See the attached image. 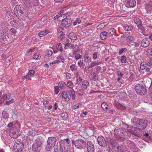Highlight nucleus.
<instances>
[{"instance_id":"obj_31","label":"nucleus","mask_w":152,"mask_h":152,"mask_svg":"<svg viewBox=\"0 0 152 152\" xmlns=\"http://www.w3.org/2000/svg\"><path fill=\"white\" fill-rule=\"evenodd\" d=\"M96 73L98 74L99 72L102 73L104 72V69H102L100 66H97L95 67Z\"/></svg>"},{"instance_id":"obj_16","label":"nucleus","mask_w":152,"mask_h":152,"mask_svg":"<svg viewBox=\"0 0 152 152\" xmlns=\"http://www.w3.org/2000/svg\"><path fill=\"white\" fill-rule=\"evenodd\" d=\"M114 106L118 109L124 110L125 108L122 104L118 103H115L114 104Z\"/></svg>"},{"instance_id":"obj_42","label":"nucleus","mask_w":152,"mask_h":152,"mask_svg":"<svg viewBox=\"0 0 152 152\" xmlns=\"http://www.w3.org/2000/svg\"><path fill=\"white\" fill-rule=\"evenodd\" d=\"M65 14L62 15H61L60 16H59L58 17V20L59 21H61L62 22V20L64 18H65Z\"/></svg>"},{"instance_id":"obj_14","label":"nucleus","mask_w":152,"mask_h":152,"mask_svg":"<svg viewBox=\"0 0 152 152\" xmlns=\"http://www.w3.org/2000/svg\"><path fill=\"white\" fill-rule=\"evenodd\" d=\"M150 43L149 42V39L145 38L143 39L141 42V46L144 48L148 46Z\"/></svg>"},{"instance_id":"obj_5","label":"nucleus","mask_w":152,"mask_h":152,"mask_svg":"<svg viewBox=\"0 0 152 152\" xmlns=\"http://www.w3.org/2000/svg\"><path fill=\"white\" fill-rule=\"evenodd\" d=\"M134 89L136 92L141 95H144L147 92L145 88L142 85L136 84L135 86Z\"/></svg>"},{"instance_id":"obj_20","label":"nucleus","mask_w":152,"mask_h":152,"mask_svg":"<svg viewBox=\"0 0 152 152\" xmlns=\"http://www.w3.org/2000/svg\"><path fill=\"white\" fill-rule=\"evenodd\" d=\"M69 91L70 92L71 97H72V100H74L76 96L75 91L72 88L70 89Z\"/></svg>"},{"instance_id":"obj_61","label":"nucleus","mask_w":152,"mask_h":152,"mask_svg":"<svg viewBox=\"0 0 152 152\" xmlns=\"http://www.w3.org/2000/svg\"><path fill=\"white\" fill-rule=\"evenodd\" d=\"M104 24V23H102L98 25V28H99V29H101L102 28V27H101V26L103 27V28L104 27V26H103Z\"/></svg>"},{"instance_id":"obj_43","label":"nucleus","mask_w":152,"mask_h":152,"mask_svg":"<svg viewBox=\"0 0 152 152\" xmlns=\"http://www.w3.org/2000/svg\"><path fill=\"white\" fill-rule=\"evenodd\" d=\"M70 68L72 71H76L77 70V66L75 64H72L70 66Z\"/></svg>"},{"instance_id":"obj_15","label":"nucleus","mask_w":152,"mask_h":152,"mask_svg":"<svg viewBox=\"0 0 152 152\" xmlns=\"http://www.w3.org/2000/svg\"><path fill=\"white\" fill-rule=\"evenodd\" d=\"M47 142L48 143H50L53 146H54L56 143V138L53 137H49Z\"/></svg>"},{"instance_id":"obj_34","label":"nucleus","mask_w":152,"mask_h":152,"mask_svg":"<svg viewBox=\"0 0 152 152\" xmlns=\"http://www.w3.org/2000/svg\"><path fill=\"white\" fill-rule=\"evenodd\" d=\"M147 54L150 58H152V49L147 50Z\"/></svg>"},{"instance_id":"obj_53","label":"nucleus","mask_w":152,"mask_h":152,"mask_svg":"<svg viewBox=\"0 0 152 152\" xmlns=\"http://www.w3.org/2000/svg\"><path fill=\"white\" fill-rule=\"evenodd\" d=\"M10 31L13 34H16L17 32V31L13 28L11 29Z\"/></svg>"},{"instance_id":"obj_11","label":"nucleus","mask_w":152,"mask_h":152,"mask_svg":"<svg viewBox=\"0 0 152 152\" xmlns=\"http://www.w3.org/2000/svg\"><path fill=\"white\" fill-rule=\"evenodd\" d=\"M86 148L88 152H94V147L93 143L91 141H88L86 143Z\"/></svg>"},{"instance_id":"obj_63","label":"nucleus","mask_w":152,"mask_h":152,"mask_svg":"<svg viewBox=\"0 0 152 152\" xmlns=\"http://www.w3.org/2000/svg\"><path fill=\"white\" fill-rule=\"evenodd\" d=\"M13 115H12V117L13 118H16L17 115L15 114V111L14 110L12 111Z\"/></svg>"},{"instance_id":"obj_7","label":"nucleus","mask_w":152,"mask_h":152,"mask_svg":"<svg viewBox=\"0 0 152 152\" xmlns=\"http://www.w3.org/2000/svg\"><path fill=\"white\" fill-rule=\"evenodd\" d=\"M98 144L101 146L105 147L107 146V141L102 136H99L97 139Z\"/></svg>"},{"instance_id":"obj_45","label":"nucleus","mask_w":152,"mask_h":152,"mask_svg":"<svg viewBox=\"0 0 152 152\" xmlns=\"http://www.w3.org/2000/svg\"><path fill=\"white\" fill-rule=\"evenodd\" d=\"M53 53L52 51L51 50H49L47 52L46 55L45 56V58L47 57H50L51 56Z\"/></svg>"},{"instance_id":"obj_37","label":"nucleus","mask_w":152,"mask_h":152,"mask_svg":"<svg viewBox=\"0 0 152 152\" xmlns=\"http://www.w3.org/2000/svg\"><path fill=\"white\" fill-rule=\"evenodd\" d=\"M127 50V49L126 48H122L119 50L118 53L119 55H121L123 53L126 52Z\"/></svg>"},{"instance_id":"obj_30","label":"nucleus","mask_w":152,"mask_h":152,"mask_svg":"<svg viewBox=\"0 0 152 152\" xmlns=\"http://www.w3.org/2000/svg\"><path fill=\"white\" fill-rule=\"evenodd\" d=\"M134 23L136 25L140 24L141 22L140 20L137 17H134Z\"/></svg>"},{"instance_id":"obj_4","label":"nucleus","mask_w":152,"mask_h":152,"mask_svg":"<svg viewBox=\"0 0 152 152\" xmlns=\"http://www.w3.org/2000/svg\"><path fill=\"white\" fill-rule=\"evenodd\" d=\"M24 8L21 7L20 5H17L16 6L14 10V12L16 16L19 19H21L23 11H24Z\"/></svg>"},{"instance_id":"obj_60","label":"nucleus","mask_w":152,"mask_h":152,"mask_svg":"<svg viewBox=\"0 0 152 152\" xmlns=\"http://www.w3.org/2000/svg\"><path fill=\"white\" fill-rule=\"evenodd\" d=\"M137 25L138 28L139 29H142L143 27L142 24H141V23L139 24H137Z\"/></svg>"},{"instance_id":"obj_57","label":"nucleus","mask_w":152,"mask_h":152,"mask_svg":"<svg viewBox=\"0 0 152 152\" xmlns=\"http://www.w3.org/2000/svg\"><path fill=\"white\" fill-rule=\"evenodd\" d=\"M93 80H96L97 79V75L95 72H94L93 74Z\"/></svg>"},{"instance_id":"obj_10","label":"nucleus","mask_w":152,"mask_h":152,"mask_svg":"<svg viewBox=\"0 0 152 152\" xmlns=\"http://www.w3.org/2000/svg\"><path fill=\"white\" fill-rule=\"evenodd\" d=\"M62 98L65 101H69L71 98L70 92L68 91H63L62 93Z\"/></svg>"},{"instance_id":"obj_18","label":"nucleus","mask_w":152,"mask_h":152,"mask_svg":"<svg viewBox=\"0 0 152 152\" xmlns=\"http://www.w3.org/2000/svg\"><path fill=\"white\" fill-rule=\"evenodd\" d=\"M89 84V82L88 81L86 80H84L82 83L81 86L82 88L83 89H86L87 86H88Z\"/></svg>"},{"instance_id":"obj_25","label":"nucleus","mask_w":152,"mask_h":152,"mask_svg":"<svg viewBox=\"0 0 152 152\" xmlns=\"http://www.w3.org/2000/svg\"><path fill=\"white\" fill-rule=\"evenodd\" d=\"M2 115L4 119H7L9 118V114L6 111H3Z\"/></svg>"},{"instance_id":"obj_35","label":"nucleus","mask_w":152,"mask_h":152,"mask_svg":"<svg viewBox=\"0 0 152 152\" xmlns=\"http://www.w3.org/2000/svg\"><path fill=\"white\" fill-rule=\"evenodd\" d=\"M84 61L87 63H89L91 62V58L88 57L84 56Z\"/></svg>"},{"instance_id":"obj_64","label":"nucleus","mask_w":152,"mask_h":152,"mask_svg":"<svg viewBox=\"0 0 152 152\" xmlns=\"http://www.w3.org/2000/svg\"><path fill=\"white\" fill-rule=\"evenodd\" d=\"M63 29V28H61V27H59L57 29V31L58 32H61V31Z\"/></svg>"},{"instance_id":"obj_47","label":"nucleus","mask_w":152,"mask_h":152,"mask_svg":"<svg viewBox=\"0 0 152 152\" xmlns=\"http://www.w3.org/2000/svg\"><path fill=\"white\" fill-rule=\"evenodd\" d=\"M73 85V83L71 81H68V82L66 86L67 87H69L70 88H71L72 87Z\"/></svg>"},{"instance_id":"obj_3","label":"nucleus","mask_w":152,"mask_h":152,"mask_svg":"<svg viewBox=\"0 0 152 152\" xmlns=\"http://www.w3.org/2000/svg\"><path fill=\"white\" fill-rule=\"evenodd\" d=\"M42 142L39 138L35 140L32 146V150L34 152H40L42 149Z\"/></svg>"},{"instance_id":"obj_58","label":"nucleus","mask_w":152,"mask_h":152,"mask_svg":"<svg viewBox=\"0 0 152 152\" xmlns=\"http://www.w3.org/2000/svg\"><path fill=\"white\" fill-rule=\"evenodd\" d=\"M29 74H28V73L26 75L23 77V79L24 80L25 79L28 78L29 77Z\"/></svg>"},{"instance_id":"obj_55","label":"nucleus","mask_w":152,"mask_h":152,"mask_svg":"<svg viewBox=\"0 0 152 152\" xmlns=\"http://www.w3.org/2000/svg\"><path fill=\"white\" fill-rule=\"evenodd\" d=\"M14 122H12L10 123L7 125V127L9 128L11 127L12 126H13L14 125V124L13 123Z\"/></svg>"},{"instance_id":"obj_2","label":"nucleus","mask_w":152,"mask_h":152,"mask_svg":"<svg viewBox=\"0 0 152 152\" xmlns=\"http://www.w3.org/2000/svg\"><path fill=\"white\" fill-rule=\"evenodd\" d=\"M72 146L75 145L76 148L80 149H84L86 147V142L81 139L72 140Z\"/></svg>"},{"instance_id":"obj_48","label":"nucleus","mask_w":152,"mask_h":152,"mask_svg":"<svg viewBox=\"0 0 152 152\" xmlns=\"http://www.w3.org/2000/svg\"><path fill=\"white\" fill-rule=\"evenodd\" d=\"M54 90L56 94H58L59 92V89L57 86L54 87Z\"/></svg>"},{"instance_id":"obj_17","label":"nucleus","mask_w":152,"mask_h":152,"mask_svg":"<svg viewBox=\"0 0 152 152\" xmlns=\"http://www.w3.org/2000/svg\"><path fill=\"white\" fill-rule=\"evenodd\" d=\"M107 32L106 31L102 32L100 34V36L102 40H104L106 39L107 37Z\"/></svg>"},{"instance_id":"obj_8","label":"nucleus","mask_w":152,"mask_h":152,"mask_svg":"<svg viewBox=\"0 0 152 152\" xmlns=\"http://www.w3.org/2000/svg\"><path fill=\"white\" fill-rule=\"evenodd\" d=\"M151 65V64H149L148 63L142 62L140 64V68L142 70L145 69V71L146 72H149L152 67Z\"/></svg>"},{"instance_id":"obj_23","label":"nucleus","mask_w":152,"mask_h":152,"mask_svg":"<svg viewBox=\"0 0 152 152\" xmlns=\"http://www.w3.org/2000/svg\"><path fill=\"white\" fill-rule=\"evenodd\" d=\"M64 49H67L68 48H74V45L69 43H67L64 45Z\"/></svg>"},{"instance_id":"obj_46","label":"nucleus","mask_w":152,"mask_h":152,"mask_svg":"<svg viewBox=\"0 0 152 152\" xmlns=\"http://www.w3.org/2000/svg\"><path fill=\"white\" fill-rule=\"evenodd\" d=\"M11 136L12 137H15L18 135V133H16L15 132L13 131L12 133L10 134Z\"/></svg>"},{"instance_id":"obj_22","label":"nucleus","mask_w":152,"mask_h":152,"mask_svg":"<svg viewBox=\"0 0 152 152\" xmlns=\"http://www.w3.org/2000/svg\"><path fill=\"white\" fill-rule=\"evenodd\" d=\"M49 33L48 31V30L40 32L38 34V35L39 37H42L46 35Z\"/></svg>"},{"instance_id":"obj_12","label":"nucleus","mask_w":152,"mask_h":152,"mask_svg":"<svg viewBox=\"0 0 152 152\" xmlns=\"http://www.w3.org/2000/svg\"><path fill=\"white\" fill-rule=\"evenodd\" d=\"M125 3L126 7H133L136 4L135 0H125Z\"/></svg>"},{"instance_id":"obj_28","label":"nucleus","mask_w":152,"mask_h":152,"mask_svg":"<svg viewBox=\"0 0 152 152\" xmlns=\"http://www.w3.org/2000/svg\"><path fill=\"white\" fill-rule=\"evenodd\" d=\"M115 29L114 28L110 29L109 31L107 33V35L110 36H111L113 35L115 33Z\"/></svg>"},{"instance_id":"obj_62","label":"nucleus","mask_w":152,"mask_h":152,"mask_svg":"<svg viewBox=\"0 0 152 152\" xmlns=\"http://www.w3.org/2000/svg\"><path fill=\"white\" fill-rule=\"evenodd\" d=\"M82 79L80 77H79L78 79H77V83H80V82L82 81Z\"/></svg>"},{"instance_id":"obj_9","label":"nucleus","mask_w":152,"mask_h":152,"mask_svg":"<svg viewBox=\"0 0 152 152\" xmlns=\"http://www.w3.org/2000/svg\"><path fill=\"white\" fill-rule=\"evenodd\" d=\"M65 17L62 20V25L64 27H69L72 23L71 20L69 18H66V15Z\"/></svg>"},{"instance_id":"obj_51","label":"nucleus","mask_w":152,"mask_h":152,"mask_svg":"<svg viewBox=\"0 0 152 152\" xmlns=\"http://www.w3.org/2000/svg\"><path fill=\"white\" fill-rule=\"evenodd\" d=\"M81 56L79 54H77L75 55V58L76 60H77L80 58Z\"/></svg>"},{"instance_id":"obj_59","label":"nucleus","mask_w":152,"mask_h":152,"mask_svg":"<svg viewBox=\"0 0 152 152\" xmlns=\"http://www.w3.org/2000/svg\"><path fill=\"white\" fill-rule=\"evenodd\" d=\"M83 64V60H81L78 63V65L80 66L81 67V66H82Z\"/></svg>"},{"instance_id":"obj_33","label":"nucleus","mask_w":152,"mask_h":152,"mask_svg":"<svg viewBox=\"0 0 152 152\" xmlns=\"http://www.w3.org/2000/svg\"><path fill=\"white\" fill-rule=\"evenodd\" d=\"M57 49L59 50L61 52H62L63 51V49L62 46V44L61 43H59L56 46Z\"/></svg>"},{"instance_id":"obj_50","label":"nucleus","mask_w":152,"mask_h":152,"mask_svg":"<svg viewBox=\"0 0 152 152\" xmlns=\"http://www.w3.org/2000/svg\"><path fill=\"white\" fill-rule=\"evenodd\" d=\"M63 141L64 142H65L66 143H67L68 144H69L70 143V140L69 138L64 139L63 140Z\"/></svg>"},{"instance_id":"obj_54","label":"nucleus","mask_w":152,"mask_h":152,"mask_svg":"<svg viewBox=\"0 0 152 152\" xmlns=\"http://www.w3.org/2000/svg\"><path fill=\"white\" fill-rule=\"evenodd\" d=\"M13 102V99H11L10 100L8 101H6V103L7 104L9 105Z\"/></svg>"},{"instance_id":"obj_21","label":"nucleus","mask_w":152,"mask_h":152,"mask_svg":"<svg viewBox=\"0 0 152 152\" xmlns=\"http://www.w3.org/2000/svg\"><path fill=\"white\" fill-rule=\"evenodd\" d=\"M37 132L33 129H30L28 131V136L33 137L36 134Z\"/></svg>"},{"instance_id":"obj_40","label":"nucleus","mask_w":152,"mask_h":152,"mask_svg":"<svg viewBox=\"0 0 152 152\" xmlns=\"http://www.w3.org/2000/svg\"><path fill=\"white\" fill-rule=\"evenodd\" d=\"M134 39V38L132 36H128L126 39L127 42H129L132 41H133Z\"/></svg>"},{"instance_id":"obj_6","label":"nucleus","mask_w":152,"mask_h":152,"mask_svg":"<svg viewBox=\"0 0 152 152\" xmlns=\"http://www.w3.org/2000/svg\"><path fill=\"white\" fill-rule=\"evenodd\" d=\"M131 121L134 124H135L137 127H139L140 129H143L145 128V126L143 125V121L142 120L136 117H134L131 119Z\"/></svg>"},{"instance_id":"obj_1","label":"nucleus","mask_w":152,"mask_h":152,"mask_svg":"<svg viewBox=\"0 0 152 152\" xmlns=\"http://www.w3.org/2000/svg\"><path fill=\"white\" fill-rule=\"evenodd\" d=\"M114 134L117 137L122 139H126L128 137L127 136L129 137L131 134L128 131H126L118 127H116L114 131Z\"/></svg>"},{"instance_id":"obj_29","label":"nucleus","mask_w":152,"mask_h":152,"mask_svg":"<svg viewBox=\"0 0 152 152\" xmlns=\"http://www.w3.org/2000/svg\"><path fill=\"white\" fill-rule=\"evenodd\" d=\"M101 63V62H96V61H94L92 62L90 65V67H93L96 66L100 64Z\"/></svg>"},{"instance_id":"obj_26","label":"nucleus","mask_w":152,"mask_h":152,"mask_svg":"<svg viewBox=\"0 0 152 152\" xmlns=\"http://www.w3.org/2000/svg\"><path fill=\"white\" fill-rule=\"evenodd\" d=\"M54 146H53L51 144L47 143V145L45 148L46 150L47 151H51V149L53 148Z\"/></svg>"},{"instance_id":"obj_27","label":"nucleus","mask_w":152,"mask_h":152,"mask_svg":"<svg viewBox=\"0 0 152 152\" xmlns=\"http://www.w3.org/2000/svg\"><path fill=\"white\" fill-rule=\"evenodd\" d=\"M54 152H63V147L62 146L61 144H60V147L57 148L54 150Z\"/></svg>"},{"instance_id":"obj_36","label":"nucleus","mask_w":152,"mask_h":152,"mask_svg":"<svg viewBox=\"0 0 152 152\" xmlns=\"http://www.w3.org/2000/svg\"><path fill=\"white\" fill-rule=\"evenodd\" d=\"M123 28L125 30L127 31H130L132 30V28L131 26H123Z\"/></svg>"},{"instance_id":"obj_52","label":"nucleus","mask_w":152,"mask_h":152,"mask_svg":"<svg viewBox=\"0 0 152 152\" xmlns=\"http://www.w3.org/2000/svg\"><path fill=\"white\" fill-rule=\"evenodd\" d=\"M28 73L30 75H33L35 73V71L34 70H31L28 72Z\"/></svg>"},{"instance_id":"obj_49","label":"nucleus","mask_w":152,"mask_h":152,"mask_svg":"<svg viewBox=\"0 0 152 152\" xmlns=\"http://www.w3.org/2000/svg\"><path fill=\"white\" fill-rule=\"evenodd\" d=\"M117 74L118 76L122 77L124 75L119 70H118L117 71Z\"/></svg>"},{"instance_id":"obj_32","label":"nucleus","mask_w":152,"mask_h":152,"mask_svg":"<svg viewBox=\"0 0 152 152\" xmlns=\"http://www.w3.org/2000/svg\"><path fill=\"white\" fill-rule=\"evenodd\" d=\"M101 107L104 110H107L108 108V106L105 102H103L101 104Z\"/></svg>"},{"instance_id":"obj_56","label":"nucleus","mask_w":152,"mask_h":152,"mask_svg":"<svg viewBox=\"0 0 152 152\" xmlns=\"http://www.w3.org/2000/svg\"><path fill=\"white\" fill-rule=\"evenodd\" d=\"M97 53L95 52L93 54V58L94 59H96L97 58Z\"/></svg>"},{"instance_id":"obj_19","label":"nucleus","mask_w":152,"mask_h":152,"mask_svg":"<svg viewBox=\"0 0 152 152\" xmlns=\"http://www.w3.org/2000/svg\"><path fill=\"white\" fill-rule=\"evenodd\" d=\"M69 37L72 40H75L77 39V37L73 32H71L68 35Z\"/></svg>"},{"instance_id":"obj_39","label":"nucleus","mask_w":152,"mask_h":152,"mask_svg":"<svg viewBox=\"0 0 152 152\" xmlns=\"http://www.w3.org/2000/svg\"><path fill=\"white\" fill-rule=\"evenodd\" d=\"M121 61L122 63H126V57L124 56H122L121 58Z\"/></svg>"},{"instance_id":"obj_44","label":"nucleus","mask_w":152,"mask_h":152,"mask_svg":"<svg viewBox=\"0 0 152 152\" xmlns=\"http://www.w3.org/2000/svg\"><path fill=\"white\" fill-rule=\"evenodd\" d=\"M41 56L37 53L35 54L33 56V58L34 59L38 60L40 58Z\"/></svg>"},{"instance_id":"obj_24","label":"nucleus","mask_w":152,"mask_h":152,"mask_svg":"<svg viewBox=\"0 0 152 152\" xmlns=\"http://www.w3.org/2000/svg\"><path fill=\"white\" fill-rule=\"evenodd\" d=\"M66 83L64 81L60 82L58 83L59 87L61 89H65L66 88Z\"/></svg>"},{"instance_id":"obj_38","label":"nucleus","mask_w":152,"mask_h":152,"mask_svg":"<svg viewBox=\"0 0 152 152\" xmlns=\"http://www.w3.org/2000/svg\"><path fill=\"white\" fill-rule=\"evenodd\" d=\"M83 89H80L77 91V93L80 96H82L84 94Z\"/></svg>"},{"instance_id":"obj_13","label":"nucleus","mask_w":152,"mask_h":152,"mask_svg":"<svg viewBox=\"0 0 152 152\" xmlns=\"http://www.w3.org/2000/svg\"><path fill=\"white\" fill-rule=\"evenodd\" d=\"M15 147L16 148H15V151L16 152H21L23 148V145L21 142H20L17 141V142H16V144H15Z\"/></svg>"},{"instance_id":"obj_41","label":"nucleus","mask_w":152,"mask_h":152,"mask_svg":"<svg viewBox=\"0 0 152 152\" xmlns=\"http://www.w3.org/2000/svg\"><path fill=\"white\" fill-rule=\"evenodd\" d=\"M81 22L80 18H78L73 23V26L76 25L77 23H80Z\"/></svg>"}]
</instances>
